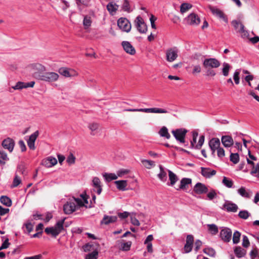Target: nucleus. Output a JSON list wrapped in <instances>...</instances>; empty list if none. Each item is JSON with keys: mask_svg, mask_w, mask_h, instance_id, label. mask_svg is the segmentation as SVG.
Returning <instances> with one entry per match:
<instances>
[{"mask_svg": "<svg viewBox=\"0 0 259 259\" xmlns=\"http://www.w3.org/2000/svg\"><path fill=\"white\" fill-rule=\"evenodd\" d=\"M118 8V5L113 2H110L107 5V9L112 15L115 13Z\"/></svg>", "mask_w": 259, "mask_h": 259, "instance_id": "30", "label": "nucleus"}, {"mask_svg": "<svg viewBox=\"0 0 259 259\" xmlns=\"http://www.w3.org/2000/svg\"><path fill=\"white\" fill-rule=\"evenodd\" d=\"M231 23L237 31H238V29L241 27V25H243L240 21L237 20H233Z\"/></svg>", "mask_w": 259, "mask_h": 259, "instance_id": "58", "label": "nucleus"}, {"mask_svg": "<svg viewBox=\"0 0 259 259\" xmlns=\"http://www.w3.org/2000/svg\"><path fill=\"white\" fill-rule=\"evenodd\" d=\"M208 8L213 14V15L219 17L220 18H224V14L223 12L220 9L209 5Z\"/></svg>", "mask_w": 259, "mask_h": 259, "instance_id": "26", "label": "nucleus"}, {"mask_svg": "<svg viewBox=\"0 0 259 259\" xmlns=\"http://www.w3.org/2000/svg\"><path fill=\"white\" fill-rule=\"evenodd\" d=\"M122 8L123 11L130 12L131 11L130 6V3L128 0H124L122 5Z\"/></svg>", "mask_w": 259, "mask_h": 259, "instance_id": "57", "label": "nucleus"}, {"mask_svg": "<svg viewBox=\"0 0 259 259\" xmlns=\"http://www.w3.org/2000/svg\"><path fill=\"white\" fill-rule=\"evenodd\" d=\"M92 22V21L91 17L89 16H84L83 21V25L84 27V29H87L90 26H91Z\"/></svg>", "mask_w": 259, "mask_h": 259, "instance_id": "38", "label": "nucleus"}, {"mask_svg": "<svg viewBox=\"0 0 259 259\" xmlns=\"http://www.w3.org/2000/svg\"><path fill=\"white\" fill-rule=\"evenodd\" d=\"M1 202L4 205L10 207L12 205L11 199L6 196H2L0 198Z\"/></svg>", "mask_w": 259, "mask_h": 259, "instance_id": "36", "label": "nucleus"}, {"mask_svg": "<svg viewBox=\"0 0 259 259\" xmlns=\"http://www.w3.org/2000/svg\"><path fill=\"white\" fill-rule=\"evenodd\" d=\"M134 25L138 31L141 33H145L147 31V27L143 19L140 16L136 17L134 21Z\"/></svg>", "mask_w": 259, "mask_h": 259, "instance_id": "6", "label": "nucleus"}, {"mask_svg": "<svg viewBox=\"0 0 259 259\" xmlns=\"http://www.w3.org/2000/svg\"><path fill=\"white\" fill-rule=\"evenodd\" d=\"M202 64L205 69L217 68L220 66L221 63L218 59L210 58L205 59Z\"/></svg>", "mask_w": 259, "mask_h": 259, "instance_id": "5", "label": "nucleus"}, {"mask_svg": "<svg viewBox=\"0 0 259 259\" xmlns=\"http://www.w3.org/2000/svg\"><path fill=\"white\" fill-rule=\"evenodd\" d=\"M159 134L161 137H165L167 139L170 138V135L168 132V129L165 126H163L159 131Z\"/></svg>", "mask_w": 259, "mask_h": 259, "instance_id": "35", "label": "nucleus"}, {"mask_svg": "<svg viewBox=\"0 0 259 259\" xmlns=\"http://www.w3.org/2000/svg\"><path fill=\"white\" fill-rule=\"evenodd\" d=\"M21 183V178L17 175H16L13 180V185L12 187H16Z\"/></svg>", "mask_w": 259, "mask_h": 259, "instance_id": "55", "label": "nucleus"}, {"mask_svg": "<svg viewBox=\"0 0 259 259\" xmlns=\"http://www.w3.org/2000/svg\"><path fill=\"white\" fill-rule=\"evenodd\" d=\"M250 174L259 179V163H257L255 167L251 169Z\"/></svg>", "mask_w": 259, "mask_h": 259, "instance_id": "46", "label": "nucleus"}, {"mask_svg": "<svg viewBox=\"0 0 259 259\" xmlns=\"http://www.w3.org/2000/svg\"><path fill=\"white\" fill-rule=\"evenodd\" d=\"M59 74L54 72H44L39 80L46 82H54L59 78Z\"/></svg>", "mask_w": 259, "mask_h": 259, "instance_id": "7", "label": "nucleus"}, {"mask_svg": "<svg viewBox=\"0 0 259 259\" xmlns=\"http://www.w3.org/2000/svg\"><path fill=\"white\" fill-rule=\"evenodd\" d=\"M130 170L126 169H120L117 171V176L118 177H122L124 175L128 174Z\"/></svg>", "mask_w": 259, "mask_h": 259, "instance_id": "59", "label": "nucleus"}, {"mask_svg": "<svg viewBox=\"0 0 259 259\" xmlns=\"http://www.w3.org/2000/svg\"><path fill=\"white\" fill-rule=\"evenodd\" d=\"M208 144L212 152V154H214L215 150H217V149L220 147L221 143L219 139L214 138L209 141Z\"/></svg>", "mask_w": 259, "mask_h": 259, "instance_id": "19", "label": "nucleus"}, {"mask_svg": "<svg viewBox=\"0 0 259 259\" xmlns=\"http://www.w3.org/2000/svg\"><path fill=\"white\" fill-rule=\"evenodd\" d=\"M193 192L197 194H202L208 192L207 187L201 183H197L194 187Z\"/></svg>", "mask_w": 259, "mask_h": 259, "instance_id": "14", "label": "nucleus"}, {"mask_svg": "<svg viewBox=\"0 0 259 259\" xmlns=\"http://www.w3.org/2000/svg\"><path fill=\"white\" fill-rule=\"evenodd\" d=\"M221 141L225 147H230L234 144L233 139L230 136H223L221 138Z\"/></svg>", "mask_w": 259, "mask_h": 259, "instance_id": "24", "label": "nucleus"}, {"mask_svg": "<svg viewBox=\"0 0 259 259\" xmlns=\"http://www.w3.org/2000/svg\"><path fill=\"white\" fill-rule=\"evenodd\" d=\"M238 193L242 197L245 198H249L250 195L249 193L246 190L245 188L241 187L238 190Z\"/></svg>", "mask_w": 259, "mask_h": 259, "instance_id": "40", "label": "nucleus"}, {"mask_svg": "<svg viewBox=\"0 0 259 259\" xmlns=\"http://www.w3.org/2000/svg\"><path fill=\"white\" fill-rule=\"evenodd\" d=\"M12 88L15 90H20L23 89H25V82L18 81L14 86L12 87Z\"/></svg>", "mask_w": 259, "mask_h": 259, "instance_id": "47", "label": "nucleus"}, {"mask_svg": "<svg viewBox=\"0 0 259 259\" xmlns=\"http://www.w3.org/2000/svg\"><path fill=\"white\" fill-rule=\"evenodd\" d=\"M188 131L185 128H178L172 131L176 139L180 143H184L186 135Z\"/></svg>", "mask_w": 259, "mask_h": 259, "instance_id": "9", "label": "nucleus"}, {"mask_svg": "<svg viewBox=\"0 0 259 259\" xmlns=\"http://www.w3.org/2000/svg\"><path fill=\"white\" fill-rule=\"evenodd\" d=\"M237 32L241 34L242 38H247L249 35V33L248 31L245 29L243 24L241 25V27L238 29Z\"/></svg>", "mask_w": 259, "mask_h": 259, "instance_id": "42", "label": "nucleus"}, {"mask_svg": "<svg viewBox=\"0 0 259 259\" xmlns=\"http://www.w3.org/2000/svg\"><path fill=\"white\" fill-rule=\"evenodd\" d=\"M103 177L107 182H109L112 180H116L118 178V176L113 173H104L103 174Z\"/></svg>", "mask_w": 259, "mask_h": 259, "instance_id": "32", "label": "nucleus"}, {"mask_svg": "<svg viewBox=\"0 0 259 259\" xmlns=\"http://www.w3.org/2000/svg\"><path fill=\"white\" fill-rule=\"evenodd\" d=\"M141 162L144 166L148 169H150L155 165L154 162L152 160L143 159L141 160Z\"/></svg>", "mask_w": 259, "mask_h": 259, "instance_id": "37", "label": "nucleus"}, {"mask_svg": "<svg viewBox=\"0 0 259 259\" xmlns=\"http://www.w3.org/2000/svg\"><path fill=\"white\" fill-rule=\"evenodd\" d=\"M192 183V180L190 178H183L181 180L180 186L179 188L177 189V190L180 189L186 190L188 188V186Z\"/></svg>", "mask_w": 259, "mask_h": 259, "instance_id": "25", "label": "nucleus"}, {"mask_svg": "<svg viewBox=\"0 0 259 259\" xmlns=\"http://www.w3.org/2000/svg\"><path fill=\"white\" fill-rule=\"evenodd\" d=\"M118 27L123 31L129 32L132 28L130 22L125 18H120L117 21Z\"/></svg>", "mask_w": 259, "mask_h": 259, "instance_id": "8", "label": "nucleus"}, {"mask_svg": "<svg viewBox=\"0 0 259 259\" xmlns=\"http://www.w3.org/2000/svg\"><path fill=\"white\" fill-rule=\"evenodd\" d=\"M132 245L131 241L121 242L120 248L123 251H128L130 249Z\"/></svg>", "mask_w": 259, "mask_h": 259, "instance_id": "41", "label": "nucleus"}, {"mask_svg": "<svg viewBox=\"0 0 259 259\" xmlns=\"http://www.w3.org/2000/svg\"><path fill=\"white\" fill-rule=\"evenodd\" d=\"M39 135V132L38 131H35L34 133L31 134L28 140L27 143L28 147L31 150H34L35 147V141Z\"/></svg>", "mask_w": 259, "mask_h": 259, "instance_id": "16", "label": "nucleus"}, {"mask_svg": "<svg viewBox=\"0 0 259 259\" xmlns=\"http://www.w3.org/2000/svg\"><path fill=\"white\" fill-rule=\"evenodd\" d=\"M159 167L160 169V172L158 175V177L161 181L165 182L167 179L166 172L162 165H160Z\"/></svg>", "mask_w": 259, "mask_h": 259, "instance_id": "34", "label": "nucleus"}, {"mask_svg": "<svg viewBox=\"0 0 259 259\" xmlns=\"http://www.w3.org/2000/svg\"><path fill=\"white\" fill-rule=\"evenodd\" d=\"M99 127V124L97 123H92L89 125V128L92 131L91 135H95L94 132Z\"/></svg>", "mask_w": 259, "mask_h": 259, "instance_id": "53", "label": "nucleus"}, {"mask_svg": "<svg viewBox=\"0 0 259 259\" xmlns=\"http://www.w3.org/2000/svg\"><path fill=\"white\" fill-rule=\"evenodd\" d=\"M230 161L234 164H237L239 161V155L238 153H231L230 156Z\"/></svg>", "mask_w": 259, "mask_h": 259, "instance_id": "44", "label": "nucleus"}, {"mask_svg": "<svg viewBox=\"0 0 259 259\" xmlns=\"http://www.w3.org/2000/svg\"><path fill=\"white\" fill-rule=\"evenodd\" d=\"M64 219L59 221L57 222L54 227H47L45 229V232L48 235H52L56 238L64 229L63 224Z\"/></svg>", "mask_w": 259, "mask_h": 259, "instance_id": "2", "label": "nucleus"}, {"mask_svg": "<svg viewBox=\"0 0 259 259\" xmlns=\"http://www.w3.org/2000/svg\"><path fill=\"white\" fill-rule=\"evenodd\" d=\"M192 5L188 3H183L180 7V12L181 13H184L192 8Z\"/></svg>", "mask_w": 259, "mask_h": 259, "instance_id": "39", "label": "nucleus"}, {"mask_svg": "<svg viewBox=\"0 0 259 259\" xmlns=\"http://www.w3.org/2000/svg\"><path fill=\"white\" fill-rule=\"evenodd\" d=\"M117 220V217L116 216H108L105 215L101 221V223L108 225L110 223H115L116 222Z\"/></svg>", "mask_w": 259, "mask_h": 259, "instance_id": "28", "label": "nucleus"}, {"mask_svg": "<svg viewBox=\"0 0 259 259\" xmlns=\"http://www.w3.org/2000/svg\"><path fill=\"white\" fill-rule=\"evenodd\" d=\"M178 50L177 48L168 49L166 52V60L168 62L174 61L178 56Z\"/></svg>", "mask_w": 259, "mask_h": 259, "instance_id": "10", "label": "nucleus"}, {"mask_svg": "<svg viewBox=\"0 0 259 259\" xmlns=\"http://www.w3.org/2000/svg\"><path fill=\"white\" fill-rule=\"evenodd\" d=\"M193 242V236L192 235H188L186 238V242L184 246V250L186 253H189L192 250Z\"/></svg>", "mask_w": 259, "mask_h": 259, "instance_id": "21", "label": "nucleus"}, {"mask_svg": "<svg viewBox=\"0 0 259 259\" xmlns=\"http://www.w3.org/2000/svg\"><path fill=\"white\" fill-rule=\"evenodd\" d=\"M208 230L213 235H215L218 232V227L214 224L208 225Z\"/></svg>", "mask_w": 259, "mask_h": 259, "instance_id": "50", "label": "nucleus"}, {"mask_svg": "<svg viewBox=\"0 0 259 259\" xmlns=\"http://www.w3.org/2000/svg\"><path fill=\"white\" fill-rule=\"evenodd\" d=\"M250 245V242L248 237L246 236H243L242 246L244 247H248Z\"/></svg>", "mask_w": 259, "mask_h": 259, "instance_id": "63", "label": "nucleus"}, {"mask_svg": "<svg viewBox=\"0 0 259 259\" xmlns=\"http://www.w3.org/2000/svg\"><path fill=\"white\" fill-rule=\"evenodd\" d=\"M204 141V136L203 135H202L199 137L198 142L197 144V145H196V146H195V148L198 149H200L201 147V146H202V145L203 144Z\"/></svg>", "mask_w": 259, "mask_h": 259, "instance_id": "61", "label": "nucleus"}, {"mask_svg": "<svg viewBox=\"0 0 259 259\" xmlns=\"http://www.w3.org/2000/svg\"><path fill=\"white\" fill-rule=\"evenodd\" d=\"M241 234L239 232L236 231L234 234L233 236V242L234 244H237L239 243L240 241Z\"/></svg>", "mask_w": 259, "mask_h": 259, "instance_id": "51", "label": "nucleus"}, {"mask_svg": "<svg viewBox=\"0 0 259 259\" xmlns=\"http://www.w3.org/2000/svg\"><path fill=\"white\" fill-rule=\"evenodd\" d=\"M57 163L56 158L50 156L42 161V164L46 167H51Z\"/></svg>", "mask_w": 259, "mask_h": 259, "instance_id": "23", "label": "nucleus"}, {"mask_svg": "<svg viewBox=\"0 0 259 259\" xmlns=\"http://www.w3.org/2000/svg\"><path fill=\"white\" fill-rule=\"evenodd\" d=\"M217 155L220 158H222L225 156V150L223 148L220 147L218 149H217Z\"/></svg>", "mask_w": 259, "mask_h": 259, "instance_id": "64", "label": "nucleus"}, {"mask_svg": "<svg viewBox=\"0 0 259 259\" xmlns=\"http://www.w3.org/2000/svg\"><path fill=\"white\" fill-rule=\"evenodd\" d=\"M250 215V213L247 210H241L239 211L238 213V216L240 218L246 220L247 219Z\"/></svg>", "mask_w": 259, "mask_h": 259, "instance_id": "49", "label": "nucleus"}, {"mask_svg": "<svg viewBox=\"0 0 259 259\" xmlns=\"http://www.w3.org/2000/svg\"><path fill=\"white\" fill-rule=\"evenodd\" d=\"M77 6L81 5L88 7L90 5L91 0H75Z\"/></svg>", "mask_w": 259, "mask_h": 259, "instance_id": "54", "label": "nucleus"}, {"mask_svg": "<svg viewBox=\"0 0 259 259\" xmlns=\"http://www.w3.org/2000/svg\"><path fill=\"white\" fill-rule=\"evenodd\" d=\"M222 183L228 188H232L233 185V182L231 179L226 177L223 178Z\"/></svg>", "mask_w": 259, "mask_h": 259, "instance_id": "43", "label": "nucleus"}, {"mask_svg": "<svg viewBox=\"0 0 259 259\" xmlns=\"http://www.w3.org/2000/svg\"><path fill=\"white\" fill-rule=\"evenodd\" d=\"M93 186L94 187V191H95L98 195L100 194L102 191V186L101 185V181L99 178L94 177L92 180Z\"/></svg>", "mask_w": 259, "mask_h": 259, "instance_id": "22", "label": "nucleus"}, {"mask_svg": "<svg viewBox=\"0 0 259 259\" xmlns=\"http://www.w3.org/2000/svg\"><path fill=\"white\" fill-rule=\"evenodd\" d=\"M117 188L120 191H125L126 187L127 185V181L126 180H119L115 181Z\"/></svg>", "mask_w": 259, "mask_h": 259, "instance_id": "27", "label": "nucleus"}, {"mask_svg": "<svg viewBox=\"0 0 259 259\" xmlns=\"http://www.w3.org/2000/svg\"><path fill=\"white\" fill-rule=\"evenodd\" d=\"M58 72L62 75L66 77H72L77 75V73L73 69L66 67H61L58 70Z\"/></svg>", "mask_w": 259, "mask_h": 259, "instance_id": "12", "label": "nucleus"}, {"mask_svg": "<svg viewBox=\"0 0 259 259\" xmlns=\"http://www.w3.org/2000/svg\"><path fill=\"white\" fill-rule=\"evenodd\" d=\"M234 253L238 258H241L246 254V250L240 246H237L234 249Z\"/></svg>", "mask_w": 259, "mask_h": 259, "instance_id": "29", "label": "nucleus"}, {"mask_svg": "<svg viewBox=\"0 0 259 259\" xmlns=\"http://www.w3.org/2000/svg\"><path fill=\"white\" fill-rule=\"evenodd\" d=\"M222 208L228 212H235L237 211L238 207L235 203L229 201H226L223 204Z\"/></svg>", "mask_w": 259, "mask_h": 259, "instance_id": "17", "label": "nucleus"}, {"mask_svg": "<svg viewBox=\"0 0 259 259\" xmlns=\"http://www.w3.org/2000/svg\"><path fill=\"white\" fill-rule=\"evenodd\" d=\"M169 179L170 180V185L174 186L178 181V178L177 175L170 170H168Z\"/></svg>", "mask_w": 259, "mask_h": 259, "instance_id": "33", "label": "nucleus"}, {"mask_svg": "<svg viewBox=\"0 0 259 259\" xmlns=\"http://www.w3.org/2000/svg\"><path fill=\"white\" fill-rule=\"evenodd\" d=\"M201 174L205 178H210L215 175L217 171L208 167H201Z\"/></svg>", "mask_w": 259, "mask_h": 259, "instance_id": "20", "label": "nucleus"}, {"mask_svg": "<svg viewBox=\"0 0 259 259\" xmlns=\"http://www.w3.org/2000/svg\"><path fill=\"white\" fill-rule=\"evenodd\" d=\"M220 236L224 241L229 242L232 237L231 230L227 228L223 229L220 232Z\"/></svg>", "mask_w": 259, "mask_h": 259, "instance_id": "15", "label": "nucleus"}, {"mask_svg": "<svg viewBox=\"0 0 259 259\" xmlns=\"http://www.w3.org/2000/svg\"><path fill=\"white\" fill-rule=\"evenodd\" d=\"M240 71L239 70H236L234 73L233 79L236 84H238L240 82L239 77Z\"/></svg>", "mask_w": 259, "mask_h": 259, "instance_id": "56", "label": "nucleus"}, {"mask_svg": "<svg viewBox=\"0 0 259 259\" xmlns=\"http://www.w3.org/2000/svg\"><path fill=\"white\" fill-rule=\"evenodd\" d=\"M201 71V67L199 65H196L193 66L192 70V74L195 75L196 73H199Z\"/></svg>", "mask_w": 259, "mask_h": 259, "instance_id": "62", "label": "nucleus"}, {"mask_svg": "<svg viewBox=\"0 0 259 259\" xmlns=\"http://www.w3.org/2000/svg\"><path fill=\"white\" fill-rule=\"evenodd\" d=\"M83 201L80 198L72 197L69 199L63 206V211L66 214L72 213L78 209L80 207L84 206V203H88L87 199L83 198Z\"/></svg>", "mask_w": 259, "mask_h": 259, "instance_id": "1", "label": "nucleus"}, {"mask_svg": "<svg viewBox=\"0 0 259 259\" xmlns=\"http://www.w3.org/2000/svg\"><path fill=\"white\" fill-rule=\"evenodd\" d=\"M186 21L187 24L193 26H197L200 22L199 17L195 13H191L186 18Z\"/></svg>", "mask_w": 259, "mask_h": 259, "instance_id": "11", "label": "nucleus"}, {"mask_svg": "<svg viewBox=\"0 0 259 259\" xmlns=\"http://www.w3.org/2000/svg\"><path fill=\"white\" fill-rule=\"evenodd\" d=\"M98 256V252L94 250L91 253L86 255L85 259H97Z\"/></svg>", "mask_w": 259, "mask_h": 259, "instance_id": "48", "label": "nucleus"}, {"mask_svg": "<svg viewBox=\"0 0 259 259\" xmlns=\"http://www.w3.org/2000/svg\"><path fill=\"white\" fill-rule=\"evenodd\" d=\"M75 157L73 154L70 153L68 156L66 161L69 164H72L75 163Z\"/></svg>", "mask_w": 259, "mask_h": 259, "instance_id": "60", "label": "nucleus"}, {"mask_svg": "<svg viewBox=\"0 0 259 259\" xmlns=\"http://www.w3.org/2000/svg\"><path fill=\"white\" fill-rule=\"evenodd\" d=\"M2 145L4 149L8 150L10 152H12L14 149L15 142L12 139L7 138L3 141Z\"/></svg>", "mask_w": 259, "mask_h": 259, "instance_id": "13", "label": "nucleus"}, {"mask_svg": "<svg viewBox=\"0 0 259 259\" xmlns=\"http://www.w3.org/2000/svg\"><path fill=\"white\" fill-rule=\"evenodd\" d=\"M28 68L31 72L32 76L37 79H39L42 74L46 70L45 66L39 63H33L30 64Z\"/></svg>", "mask_w": 259, "mask_h": 259, "instance_id": "3", "label": "nucleus"}, {"mask_svg": "<svg viewBox=\"0 0 259 259\" xmlns=\"http://www.w3.org/2000/svg\"><path fill=\"white\" fill-rule=\"evenodd\" d=\"M125 111L131 112H143L145 113H167L168 111L163 108H141V109H126Z\"/></svg>", "mask_w": 259, "mask_h": 259, "instance_id": "4", "label": "nucleus"}, {"mask_svg": "<svg viewBox=\"0 0 259 259\" xmlns=\"http://www.w3.org/2000/svg\"><path fill=\"white\" fill-rule=\"evenodd\" d=\"M121 45L126 53L131 55H134L136 54L135 49L129 41H123Z\"/></svg>", "mask_w": 259, "mask_h": 259, "instance_id": "18", "label": "nucleus"}, {"mask_svg": "<svg viewBox=\"0 0 259 259\" xmlns=\"http://www.w3.org/2000/svg\"><path fill=\"white\" fill-rule=\"evenodd\" d=\"M222 66V71L223 75L226 77L228 76L229 74V71L232 68V66L227 62H224Z\"/></svg>", "mask_w": 259, "mask_h": 259, "instance_id": "31", "label": "nucleus"}, {"mask_svg": "<svg viewBox=\"0 0 259 259\" xmlns=\"http://www.w3.org/2000/svg\"><path fill=\"white\" fill-rule=\"evenodd\" d=\"M197 136H198V133L196 131H193L192 132L193 139L191 141V146L193 148H195V146H196V145H197L196 140H197Z\"/></svg>", "mask_w": 259, "mask_h": 259, "instance_id": "52", "label": "nucleus"}, {"mask_svg": "<svg viewBox=\"0 0 259 259\" xmlns=\"http://www.w3.org/2000/svg\"><path fill=\"white\" fill-rule=\"evenodd\" d=\"M203 252L210 257H213L215 255V251L212 248H206L203 249Z\"/></svg>", "mask_w": 259, "mask_h": 259, "instance_id": "45", "label": "nucleus"}]
</instances>
